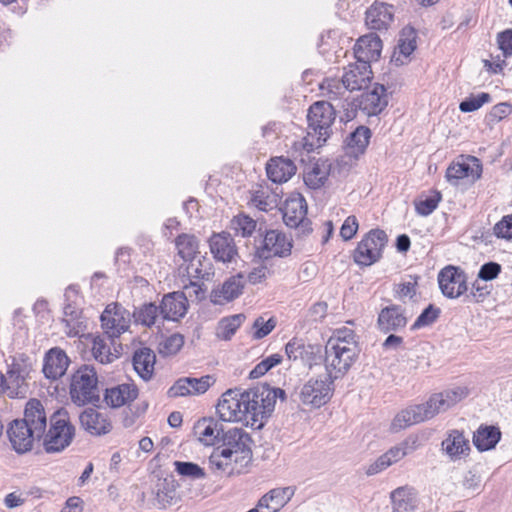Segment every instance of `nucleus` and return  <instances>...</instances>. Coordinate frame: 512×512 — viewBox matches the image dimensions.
Listing matches in <instances>:
<instances>
[{
    "label": "nucleus",
    "mask_w": 512,
    "mask_h": 512,
    "mask_svg": "<svg viewBox=\"0 0 512 512\" xmlns=\"http://www.w3.org/2000/svg\"><path fill=\"white\" fill-rule=\"evenodd\" d=\"M275 393L266 388L241 392L229 389L217 404V413L225 422H245L253 429H261L274 410Z\"/></svg>",
    "instance_id": "1"
},
{
    "label": "nucleus",
    "mask_w": 512,
    "mask_h": 512,
    "mask_svg": "<svg viewBox=\"0 0 512 512\" xmlns=\"http://www.w3.org/2000/svg\"><path fill=\"white\" fill-rule=\"evenodd\" d=\"M220 442L221 445L214 448L209 456L213 470L231 475L251 461V438L243 429L231 428L224 431Z\"/></svg>",
    "instance_id": "2"
},
{
    "label": "nucleus",
    "mask_w": 512,
    "mask_h": 512,
    "mask_svg": "<svg viewBox=\"0 0 512 512\" xmlns=\"http://www.w3.org/2000/svg\"><path fill=\"white\" fill-rule=\"evenodd\" d=\"M467 396L468 389L460 386L435 393L425 403L402 410L396 415L392 425L395 429H403L430 420L439 413L447 411Z\"/></svg>",
    "instance_id": "3"
},
{
    "label": "nucleus",
    "mask_w": 512,
    "mask_h": 512,
    "mask_svg": "<svg viewBox=\"0 0 512 512\" xmlns=\"http://www.w3.org/2000/svg\"><path fill=\"white\" fill-rule=\"evenodd\" d=\"M354 331L349 328L337 329L325 346V368L328 376L337 379L345 375L359 355Z\"/></svg>",
    "instance_id": "4"
},
{
    "label": "nucleus",
    "mask_w": 512,
    "mask_h": 512,
    "mask_svg": "<svg viewBox=\"0 0 512 512\" xmlns=\"http://www.w3.org/2000/svg\"><path fill=\"white\" fill-rule=\"evenodd\" d=\"M370 65L356 61L349 64L342 75L341 80L336 78H325L320 84L322 95L329 100L342 98L347 91L361 90L367 86L372 79Z\"/></svg>",
    "instance_id": "5"
},
{
    "label": "nucleus",
    "mask_w": 512,
    "mask_h": 512,
    "mask_svg": "<svg viewBox=\"0 0 512 512\" xmlns=\"http://www.w3.org/2000/svg\"><path fill=\"white\" fill-rule=\"evenodd\" d=\"M70 398L77 406L96 405L100 401L98 376L94 367L83 365L71 376Z\"/></svg>",
    "instance_id": "6"
},
{
    "label": "nucleus",
    "mask_w": 512,
    "mask_h": 512,
    "mask_svg": "<svg viewBox=\"0 0 512 512\" xmlns=\"http://www.w3.org/2000/svg\"><path fill=\"white\" fill-rule=\"evenodd\" d=\"M75 432L68 411L64 408L57 410L50 416V428L44 433V449L48 453L63 451L72 443Z\"/></svg>",
    "instance_id": "7"
},
{
    "label": "nucleus",
    "mask_w": 512,
    "mask_h": 512,
    "mask_svg": "<svg viewBox=\"0 0 512 512\" xmlns=\"http://www.w3.org/2000/svg\"><path fill=\"white\" fill-rule=\"evenodd\" d=\"M6 394L10 398H23L28 391L27 379L32 370L30 358L25 354L10 356L7 360Z\"/></svg>",
    "instance_id": "8"
},
{
    "label": "nucleus",
    "mask_w": 512,
    "mask_h": 512,
    "mask_svg": "<svg viewBox=\"0 0 512 512\" xmlns=\"http://www.w3.org/2000/svg\"><path fill=\"white\" fill-rule=\"evenodd\" d=\"M335 118V108L327 101L315 102L309 108L307 114L308 135L317 137L318 146L329 138Z\"/></svg>",
    "instance_id": "9"
},
{
    "label": "nucleus",
    "mask_w": 512,
    "mask_h": 512,
    "mask_svg": "<svg viewBox=\"0 0 512 512\" xmlns=\"http://www.w3.org/2000/svg\"><path fill=\"white\" fill-rule=\"evenodd\" d=\"M334 379L327 374L319 378H310L298 391L301 403L311 408H320L329 402L333 395Z\"/></svg>",
    "instance_id": "10"
},
{
    "label": "nucleus",
    "mask_w": 512,
    "mask_h": 512,
    "mask_svg": "<svg viewBox=\"0 0 512 512\" xmlns=\"http://www.w3.org/2000/svg\"><path fill=\"white\" fill-rule=\"evenodd\" d=\"M388 242L385 231L381 229L370 230L358 243L354 251V261L358 265L370 266L382 257L383 249Z\"/></svg>",
    "instance_id": "11"
},
{
    "label": "nucleus",
    "mask_w": 512,
    "mask_h": 512,
    "mask_svg": "<svg viewBox=\"0 0 512 512\" xmlns=\"http://www.w3.org/2000/svg\"><path fill=\"white\" fill-rule=\"evenodd\" d=\"M184 289L185 292H172L163 297L160 305V314L163 319L177 321L184 317L188 308L186 294L191 297L193 292L198 298L199 293H202L200 286L194 282H191L190 286H185Z\"/></svg>",
    "instance_id": "12"
},
{
    "label": "nucleus",
    "mask_w": 512,
    "mask_h": 512,
    "mask_svg": "<svg viewBox=\"0 0 512 512\" xmlns=\"http://www.w3.org/2000/svg\"><path fill=\"white\" fill-rule=\"evenodd\" d=\"M100 320L104 333L109 338H118L129 329L131 314L122 305L111 303L102 312Z\"/></svg>",
    "instance_id": "13"
},
{
    "label": "nucleus",
    "mask_w": 512,
    "mask_h": 512,
    "mask_svg": "<svg viewBox=\"0 0 512 512\" xmlns=\"http://www.w3.org/2000/svg\"><path fill=\"white\" fill-rule=\"evenodd\" d=\"M439 287L444 296L454 299L467 291V277L463 270L446 266L438 274Z\"/></svg>",
    "instance_id": "14"
},
{
    "label": "nucleus",
    "mask_w": 512,
    "mask_h": 512,
    "mask_svg": "<svg viewBox=\"0 0 512 512\" xmlns=\"http://www.w3.org/2000/svg\"><path fill=\"white\" fill-rule=\"evenodd\" d=\"M216 379L213 375H204L200 378L183 377L178 379L168 390L170 397H183L204 394Z\"/></svg>",
    "instance_id": "15"
},
{
    "label": "nucleus",
    "mask_w": 512,
    "mask_h": 512,
    "mask_svg": "<svg viewBox=\"0 0 512 512\" xmlns=\"http://www.w3.org/2000/svg\"><path fill=\"white\" fill-rule=\"evenodd\" d=\"M7 434L13 449L19 454L30 451L34 442L42 439L20 419H16L10 424Z\"/></svg>",
    "instance_id": "16"
},
{
    "label": "nucleus",
    "mask_w": 512,
    "mask_h": 512,
    "mask_svg": "<svg viewBox=\"0 0 512 512\" xmlns=\"http://www.w3.org/2000/svg\"><path fill=\"white\" fill-rule=\"evenodd\" d=\"M244 287L245 278L243 274L233 275L211 291L210 301L215 305L229 303L242 295Z\"/></svg>",
    "instance_id": "17"
},
{
    "label": "nucleus",
    "mask_w": 512,
    "mask_h": 512,
    "mask_svg": "<svg viewBox=\"0 0 512 512\" xmlns=\"http://www.w3.org/2000/svg\"><path fill=\"white\" fill-rule=\"evenodd\" d=\"M210 251L214 259L222 263H232L238 257L234 239L229 233H215L209 239Z\"/></svg>",
    "instance_id": "18"
},
{
    "label": "nucleus",
    "mask_w": 512,
    "mask_h": 512,
    "mask_svg": "<svg viewBox=\"0 0 512 512\" xmlns=\"http://www.w3.org/2000/svg\"><path fill=\"white\" fill-rule=\"evenodd\" d=\"M291 248L292 242L283 232L270 230L264 236L259 255L266 259L272 256L283 257L290 254Z\"/></svg>",
    "instance_id": "19"
},
{
    "label": "nucleus",
    "mask_w": 512,
    "mask_h": 512,
    "mask_svg": "<svg viewBox=\"0 0 512 512\" xmlns=\"http://www.w3.org/2000/svg\"><path fill=\"white\" fill-rule=\"evenodd\" d=\"M23 421L36 435L43 438L47 428V413L42 402L36 398L30 399L24 408Z\"/></svg>",
    "instance_id": "20"
},
{
    "label": "nucleus",
    "mask_w": 512,
    "mask_h": 512,
    "mask_svg": "<svg viewBox=\"0 0 512 512\" xmlns=\"http://www.w3.org/2000/svg\"><path fill=\"white\" fill-rule=\"evenodd\" d=\"M382 50V41L375 34L360 37L354 46V55L358 62L370 65L371 61H377Z\"/></svg>",
    "instance_id": "21"
},
{
    "label": "nucleus",
    "mask_w": 512,
    "mask_h": 512,
    "mask_svg": "<svg viewBox=\"0 0 512 512\" xmlns=\"http://www.w3.org/2000/svg\"><path fill=\"white\" fill-rule=\"evenodd\" d=\"M69 363L64 350L59 347L51 348L44 357L43 373L46 378L57 380L66 373Z\"/></svg>",
    "instance_id": "22"
},
{
    "label": "nucleus",
    "mask_w": 512,
    "mask_h": 512,
    "mask_svg": "<svg viewBox=\"0 0 512 512\" xmlns=\"http://www.w3.org/2000/svg\"><path fill=\"white\" fill-rule=\"evenodd\" d=\"M377 324L383 333L396 332L405 328L407 317L404 309L399 305H390L383 308L378 315Z\"/></svg>",
    "instance_id": "23"
},
{
    "label": "nucleus",
    "mask_w": 512,
    "mask_h": 512,
    "mask_svg": "<svg viewBox=\"0 0 512 512\" xmlns=\"http://www.w3.org/2000/svg\"><path fill=\"white\" fill-rule=\"evenodd\" d=\"M223 424L212 418H202L194 426V433L199 442L205 446H213L220 443L224 433Z\"/></svg>",
    "instance_id": "24"
},
{
    "label": "nucleus",
    "mask_w": 512,
    "mask_h": 512,
    "mask_svg": "<svg viewBox=\"0 0 512 512\" xmlns=\"http://www.w3.org/2000/svg\"><path fill=\"white\" fill-rule=\"evenodd\" d=\"M81 427L91 435H104L110 432L112 426L106 415L88 408L79 415Z\"/></svg>",
    "instance_id": "25"
},
{
    "label": "nucleus",
    "mask_w": 512,
    "mask_h": 512,
    "mask_svg": "<svg viewBox=\"0 0 512 512\" xmlns=\"http://www.w3.org/2000/svg\"><path fill=\"white\" fill-rule=\"evenodd\" d=\"M282 214L283 221L288 227H299L304 223L307 214V204L305 199L300 195L290 197L284 203Z\"/></svg>",
    "instance_id": "26"
},
{
    "label": "nucleus",
    "mask_w": 512,
    "mask_h": 512,
    "mask_svg": "<svg viewBox=\"0 0 512 512\" xmlns=\"http://www.w3.org/2000/svg\"><path fill=\"white\" fill-rule=\"evenodd\" d=\"M387 104L388 99L385 87L380 84H375L371 90L361 95L359 105L367 115H377Z\"/></svg>",
    "instance_id": "27"
},
{
    "label": "nucleus",
    "mask_w": 512,
    "mask_h": 512,
    "mask_svg": "<svg viewBox=\"0 0 512 512\" xmlns=\"http://www.w3.org/2000/svg\"><path fill=\"white\" fill-rule=\"evenodd\" d=\"M296 165L292 160L285 157H274L266 165L268 178L274 183H285L295 175Z\"/></svg>",
    "instance_id": "28"
},
{
    "label": "nucleus",
    "mask_w": 512,
    "mask_h": 512,
    "mask_svg": "<svg viewBox=\"0 0 512 512\" xmlns=\"http://www.w3.org/2000/svg\"><path fill=\"white\" fill-rule=\"evenodd\" d=\"M442 450L448 455L452 461L467 456L470 451L469 439L459 430H452L442 441Z\"/></svg>",
    "instance_id": "29"
},
{
    "label": "nucleus",
    "mask_w": 512,
    "mask_h": 512,
    "mask_svg": "<svg viewBox=\"0 0 512 512\" xmlns=\"http://www.w3.org/2000/svg\"><path fill=\"white\" fill-rule=\"evenodd\" d=\"M393 6L375 2L366 12V24L370 29H386L393 21Z\"/></svg>",
    "instance_id": "30"
},
{
    "label": "nucleus",
    "mask_w": 512,
    "mask_h": 512,
    "mask_svg": "<svg viewBox=\"0 0 512 512\" xmlns=\"http://www.w3.org/2000/svg\"><path fill=\"white\" fill-rule=\"evenodd\" d=\"M371 138V130L366 126L357 127L346 139V155L358 159L366 151Z\"/></svg>",
    "instance_id": "31"
},
{
    "label": "nucleus",
    "mask_w": 512,
    "mask_h": 512,
    "mask_svg": "<svg viewBox=\"0 0 512 512\" xmlns=\"http://www.w3.org/2000/svg\"><path fill=\"white\" fill-rule=\"evenodd\" d=\"M138 390L134 384H121L106 389L104 400L112 408L129 404L137 398Z\"/></svg>",
    "instance_id": "32"
},
{
    "label": "nucleus",
    "mask_w": 512,
    "mask_h": 512,
    "mask_svg": "<svg viewBox=\"0 0 512 512\" xmlns=\"http://www.w3.org/2000/svg\"><path fill=\"white\" fill-rule=\"evenodd\" d=\"M329 173L330 164L327 161L318 160L305 169L303 179L307 187L316 190L325 184Z\"/></svg>",
    "instance_id": "33"
},
{
    "label": "nucleus",
    "mask_w": 512,
    "mask_h": 512,
    "mask_svg": "<svg viewBox=\"0 0 512 512\" xmlns=\"http://www.w3.org/2000/svg\"><path fill=\"white\" fill-rule=\"evenodd\" d=\"M156 356L153 350L147 347L135 351L133 356V366L137 374L143 380L151 379L154 372Z\"/></svg>",
    "instance_id": "34"
},
{
    "label": "nucleus",
    "mask_w": 512,
    "mask_h": 512,
    "mask_svg": "<svg viewBox=\"0 0 512 512\" xmlns=\"http://www.w3.org/2000/svg\"><path fill=\"white\" fill-rule=\"evenodd\" d=\"M416 39L417 34L414 28L406 26L402 29L397 46L398 55H396V52L394 53L396 63L401 65L405 63V60L408 59L416 49Z\"/></svg>",
    "instance_id": "35"
},
{
    "label": "nucleus",
    "mask_w": 512,
    "mask_h": 512,
    "mask_svg": "<svg viewBox=\"0 0 512 512\" xmlns=\"http://www.w3.org/2000/svg\"><path fill=\"white\" fill-rule=\"evenodd\" d=\"M391 501L394 512H410L417 505L416 494L412 488L400 487L391 493Z\"/></svg>",
    "instance_id": "36"
},
{
    "label": "nucleus",
    "mask_w": 512,
    "mask_h": 512,
    "mask_svg": "<svg viewBox=\"0 0 512 512\" xmlns=\"http://www.w3.org/2000/svg\"><path fill=\"white\" fill-rule=\"evenodd\" d=\"M155 497L161 508L176 504L178 497L174 480L158 479L155 487Z\"/></svg>",
    "instance_id": "37"
},
{
    "label": "nucleus",
    "mask_w": 512,
    "mask_h": 512,
    "mask_svg": "<svg viewBox=\"0 0 512 512\" xmlns=\"http://www.w3.org/2000/svg\"><path fill=\"white\" fill-rule=\"evenodd\" d=\"M501 438V432L498 428L480 427L473 436V443L479 451H487L496 446Z\"/></svg>",
    "instance_id": "38"
},
{
    "label": "nucleus",
    "mask_w": 512,
    "mask_h": 512,
    "mask_svg": "<svg viewBox=\"0 0 512 512\" xmlns=\"http://www.w3.org/2000/svg\"><path fill=\"white\" fill-rule=\"evenodd\" d=\"M114 338L95 336L92 341V354L96 361L102 364L113 362L117 355L111 350Z\"/></svg>",
    "instance_id": "39"
},
{
    "label": "nucleus",
    "mask_w": 512,
    "mask_h": 512,
    "mask_svg": "<svg viewBox=\"0 0 512 512\" xmlns=\"http://www.w3.org/2000/svg\"><path fill=\"white\" fill-rule=\"evenodd\" d=\"M178 255L185 261H195L199 253V241L194 235L181 234L175 240Z\"/></svg>",
    "instance_id": "40"
},
{
    "label": "nucleus",
    "mask_w": 512,
    "mask_h": 512,
    "mask_svg": "<svg viewBox=\"0 0 512 512\" xmlns=\"http://www.w3.org/2000/svg\"><path fill=\"white\" fill-rule=\"evenodd\" d=\"M244 320V314H235L221 319L216 330L217 337L222 340H230Z\"/></svg>",
    "instance_id": "41"
},
{
    "label": "nucleus",
    "mask_w": 512,
    "mask_h": 512,
    "mask_svg": "<svg viewBox=\"0 0 512 512\" xmlns=\"http://www.w3.org/2000/svg\"><path fill=\"white\" fill-rule=\"evenodd\" d=\"M419 447L418 439L416 437H409L400 444L392 447L386 453V457L389 459L390 464L398 462L405 456L413 453Z\"/></svg>",
    "instance_id": "42"
},
{
    "label": "nucleus",
    "mask_w": 512,
    "mask_h": 512,
    "mask_svg": "<svg viewBox=\"0 0 512 512\" xmlns=\"http://www.w3.org/2000/svg\"><path fill=\"white\" fill-rule=\"evenodd\" d=\"M481 169L477 165L476 169L471 168L467 163H454L450 165L446 171V178L449 181H458L471 176L473 179L480 178Z\"/></svg>",
    "instance_id": "43"
},
{
    "label": "nucleus",
    "mask_w": 512,
    "mask_h": 512,
    "mask_svg": "<svg viewBox=\"0 0 512 512\" xmlns=\"http://www.w3.org/2000/svg\"><path fill=\"white\" fill-rule=\"evenodd\" d=\"M160 314V306L154 303H146L136 309L133 313L135 322L147 327L155 324L157 317Z\"/></svg>",
    "instance_id": "44"
},
{
    "label": "nucleus",
    "mask_w": 512,
    "mask_h": 512,
    "mask_svg": "<svg viewBox=\"0 0 512 512\" xmlns=\"http://www.w3.org/2000/svg\"><path fill=\"white\" fill-rule=\"evenodd\" d=\"M184 345V337L181 334L174 333L164 338L158 345V351L163 356H172L177 354Z\"/></svg>",
    "instance_id": "45"
},
{
    "label": "nucleus",
    "mask_w": 512,
    "mask_h": 512,
    "mask_svg": "<svg viewBox=\"0 0 512 512\" xmlns=\"http://www.w3.org/2000/svg\"><path fill=\"white\" fill-rule=\"evenodd\" d=\"M231 228L242 237H249L256 229V221L247 215L239 214L231 220Z\"/></svg>",
    "instance_id": "46"
},
{
    "label": "nucleus",
    "mask_w": 512,
    "mask_h": 512,
    "mask_svg": "<svg viewBox=\"0 0 512 512\" xmlns=\"http://www.w3.org/2000/svg\"><path fill=\"white\" fill-rule=\"evenodd\" d=\"M481 481V476L476 471L469 470L463 475L461 487L466 495L475 496L481 492Z\"/></svg>",
    "instance_id": "47"
},
{
    "label": "nucleus",
    "mask_w": 512,
    "mask_h": 512,
    "mask_svg": "<svg viewBox=\"0 0 512 512\" xmlns=\"http://www.w3.org/2000/svg\"><path fill=\"white\" fill-rule=\"evenodd\" d=\"M440 200L441 194L439 192H434L431 196L420 198L415 201L416 212L421 216H428L437 208Z\"/></svg>",
    "instance_id": "48"
},
{
    "label": "nucleus",
    "mask_w": 512,
    "mask_h": 512,
    "mask_svg": "<svg viewBox=\"0 0 512 512\" xmlns=\"http://www.w3.org/2000/svg\"><path fill=\"white\" fill-rule=\"evenodd\" d=\"M174 466L175 471L182 476L193 479H203L206 476L205 471L198 464L192 462L175 461Z\"/></svg>",
    "instance_id": "49"
},
{
    "label": "nucleus",
    "mask_w": 512,
    "mask_h": 512,
    "mask_svg": "<svg viewBox=\"0 0 512 512\" xmlns=\"http://www.w3.org/2000/svg\"><path fill=\"white\" fill-rule=\"evenodd\" d=\"M282 361V356L280 354H272L267 358L263 359L259 362L253 370H251L249 377L251 379H256L264 374H266L270 369L280 364Z\"/></svg>",
    "instance_id": "50"
},
{
    "label": "nucleus",
    "mask_w": 512,
    "mask_h": 512,
    "mask_svg": "<svg viewBox=\"0 0 512 512\" xmlns=\"http://www.w3.org/2000/svg\"><path fill=\"white\" fill-rule=\"evenodd\" d=\"M491 101V96L488 93H480L478 96L469 97L463 100L460 105L459 109L461 112L468 113L473 112L481 108L485 103H488Z\"/></svg>",
    "instance_id": "51"
},
{
    "label": "nucleus",
    "mask_w": 512,
    "mask_h": 512,
    "mask_svg": "<svg viewBox=\"0 0 512 512\" xmlns=\"http://www.w3.org/2000/svg\"><path fill=\"white\" fill-rule=\"evenodd\" d=\"M440 309L435 308L433 305H429L423 312L418 316L412 329H418L421 327L429 326L434 323L439 317Z\"/></svg>",
    "instance_id": "52"
},
{
    "label": "nucleus",
    "mask_w": 512,
    "mask_h": 512,
    "mask_svg": "<svg viewBox=\"0 0 512 512\" xmlns=\"http://www.w3.org/2000/svg\"><path fill=\"white\" fill-rule=\"evenodd\" d=\"M276 326V321L273 318L265 320L263 317H258L253 323L255 339H262L272 332Z\"/></svg>",
    "instance_id": "53"
},
{
    "label": "nucleus",
    "mask_w": 512,
    "mask_h": 512,
    "mask_svg": "<svg viewBox=\"0 0 512 512\" xmlns=\"http://www.w3.org/2000/svg\"><path fill=\"white\" fill-rule=\"evenodd\" d=\"M417 279V277L409 276L407 281L397 285L395 291L399 299L405 300L408 298L411 300L414 298L416 295Z\"/></svg>",
    "instance_id": "54"
},
{
    "label": "nucleus",
    "mask_w": 512,
    "mask_h": 512,
    "mask_svg": "<svg viewBox=\"0 0 512 512\" xmlns=\"http://www.w3.org/2000/svg\"><path fill=\"white\" fill-rule=\"evenodd\" d=\"M285 352L290 360H297L305 353V344L302 339L293 338L285 346Z\"/></svg>",
    "instance_id": "55"
},
{
    "label": "nucleus",
    "mask_w": 512,
    "mask_h": 512,
    "mask_svg": "<svg viewBox=\"0 0 512 512\" xmlns=\"http://www.w3.org/2000/svg\"><path fill=\"white\" fill-rule=\"evenodd\" d=\"M497 43L504 57L512 56V29L497 34Z\"/></svg>",
    "instance_id": "56"
},
{
    "label": "nucleus",
    "mask_w": 512,
    "mask_h": 512,
    "mask_svg": "<svg viewBox=\"0 0 512 512\" xmlns=\"http://www.w3.org/2000/svg\"><path fill=\"white\" fill-rule=\"evenodd\" d=\"M494 234L498 238L512 239V214L503 217V219L494 226Z\"/></svg>",
    "instance_id": "57"
},
{
    "label": "nucleus",
    "mask_w": 512,
    "mask_h": 512,
    "mask_svg": "<svg viewBox=\"0 0 512 512\" xmlns=\"http://www.w3.org/2000/svg\"><path fill=\"white\" fill-rule=\"evenodd\" d=\"M501 272V265L496 262H488L481 266L478 277L484 281L495 279Z\"/></svg>",
    "instance_id": "58"
},
{
    "label": "nucleus",
    "mask_w": 512,
    "mask_h": 512,
    "mask_svg": "<svg viewBox=\"0 0 512 512\" xmlns=\"http://www.w3.org/2000/svg\"><path fill=\"white\" fill-rule=\"evenodd\" d=\"M358 230V221L355 216H348L340 229L341 237L347 241L353 238Z\"/></svg>",
    "instance_id": "59"
},
{
    "label": "nucleus",
    "mask_w": 512,
    "mask_h": 512,
    "mask_svg": "<svg viewBox=\"0 0 512 512\" xmlns=\"http://www.w3.org/2000/svg\"><path fill=\"white\" fill-rule=\"evenodd\" d=\"M190 264L187 266V273L189 277L195 278V279H207L210 275L209 271L207 269L203 268V264L201 260H197V263L195 261H189Z\"/></svg>",
    "instance_id": "60"
},
{
    "label": "nucleus",
    "mask_w": 512,
    "mask_h": 512,
    "mask_svg": "<svg viewBox=\"0 0 512 512\" xmlns=\"http://www.w3.org/2000/svg\"><path fill=\"white\" fill-rule=\"evenodd\" d=\"M512 112V105L506 102L499 103L495 105L491 112L490 116L494 121H501L505 117H507Z\"/></svg>",
    "instance_id": "61"
},
{
    "label": "nucleus",
    "mask_w": 512,
    "mask_h": 512,
    "mask_svg": "<svg viewBox=\"0 0 512 512\" xmlns=\"http://www.w3.org/2000/svg\"><path fill=\"white\" fill-rule=\"evenodd\" d=\"M389 466H391L389 459L386 457L385 454H383L380 457H378L376 461L368 467L366 473L369 476L375 475L385 470Z\"/></svg>",
    "instance_id": "62"
},
{
    "label": "nucleus",
    "mask_w": 512,
    "mask_h": 512,
    "mask_svg": "<svg viewBox=\"0 0 512 512\" xmlns=\"http://www.w3.org/2000/svg\"><path fill=\"white\" fill-rule=\"evenodd\" d=\"M25 501H26V498L23 496L22 493L12 492L5 496L4 505L8 509H14V508L22 506L25 503Z\"/></svg>",
    "instance_id": "63"
},
{
    "label": "nucleus",
    "mask_w": 512,
    "mask_h": 512,
    "mask_svg": "<svg viewBox=\"0 0 512 512\" xmlns=\"http://www.w3.org/2000/svg\"><path fill=\"white\" fill-rule=\"evenodd\" d=\"M489 293L490 290L487 285H480L478 282H475L472 286L470 296L475 302H482Z\"/></svg>",
    "instance_id": "64"
}]
</instances>
